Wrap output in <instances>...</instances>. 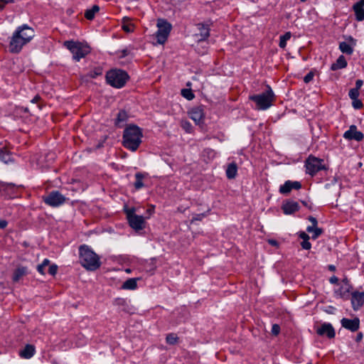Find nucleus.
Returning <instances> with one entry per match:
<instances>
[{"label": "nucleus", "mask_w": 364, "mask_h": 364, "mask_svg": "<svg viewBox=\"0 0 364 364\" xmlns=\"http://www.w3.org/2000/svg\"><path fill=\"white\" fill-rule=\"evenodd\" d=\"M58 266L56 264H50L49 266L48 272L51 275L54 276L57 273Z\"/></svg>", "instance_id": "40"}, {"label": "nucleus", "mask_w": 364, "mask_h": 364, "mask_svg": "<svg viewBox=\"0 0 364 364\" xmlns=\"http://www.w3.org/2000/svg\"><path fill=\"white\" fill-rule=\"evenodd\" d=\"M153 210H154V206H152L151 208L148 210V213H149L151 214L153 212Z\"/></svg>", "instance_id": "58"}, {"label": "nucleus", "mask_w": 364, "mask_h": 364, "mask_svg": "<svg viewBox=\"0 0 364 364\" xmlns=\"http://www.w3.org/2000/svg\"><path fill=\"white\" fill-rule=\"evenodd\" d=\"M301 1H305L306 0H301Z\"/></svg>", "instance_id": "61"}, {"label": "nucleus", "mask_w": 364, "mask_h": 364, "mask_svg": "<svg viewBox=\"0 0 364 364\" xmlns=\"http://www.w3.org/2000/svg\"><path fill=\"white\" fill-rule=\"evenodd\" d=\"M351 303L355 310L360 308L364 304V293L354 292L352 294Z\"/></svg>", "instance_id": "17"}, {"label": "nucleus", "mask_w": 364, "mask_h": 364, "mask_svg": "<svg viewBox=\"0 0 364 364\" xmlns=\"http://www.w3.org/2000/svg\"><path fill=\"white\" fill-rule=\"evenodd\" d=\"M0 158L2 161L7 164L11 161V157L9 153L7 151L1 150L0 151Z\"/></svg>", "instance_id": "33"}, {"label": "nucleus", "mask_w": 364, "mask_h": 364, "mask_svg": "<svg viewBox=\"0 0 364 364\" xmlns=\"http://www.w3.org/2000/svg\"><path fill=\"white\" fill-rule=\"evenodd\" d=\"M237 167L236 164H230L226 169L227 177L230 179L234 178L237 175Z\"/></svg>", "instance_id": "22"}, {"label": "nucleus", "mask_w": 364, "mask_h": 364, "mask_svg": "<svg viewBox=\"0 0 364 364\" xmlns=\"http://www.w3.org/2000/svg\"><path fill=\"white\" fill-rule=\"evenodd\" d=\"M338 280V278L336 277L333 276L330 278L329 281L332 284H336V283H337Z\"/></svg>", "instance_id": "52"}, {"label": "nucleus", "mask_w": 364, "mask_h": 364, "mask_svg": "<svg viewBox=\"0 0 364 364\" xmlns=\"http://www.w3.org/2000/svg\"><path fill=\"white\" fill-rule=\"evenodd\" d=\"M279 331H280V327H279V325H277V324H274V325L272 326V333L273 335H275V336L278 335V334H279Z\"/></svg>", "instance_id": "41"}, {"label": "nucleus", "mask_w": 364, "mask_h": 364, "mask_svg": "<svg viewBox=\"0 0 364 364\" xmlns=\"http://www.w3.org/2000/svg\"><path fill=\"white\" fill-rule=\"evenodd\" d=\"M317 333L321 336H326L329 339L335 336V331L330 323L322 324L321 327L318 328Z\"/></svg>", "instance_id": "13"}, {"label": "nucleus", "mask_w": 364, "mask_h": 364, "mask_svg": "<svg viewBox=\"0 0 364 364\" xmlns=\"http://www.w3.org/2000/svg\"><path fill=\"white\" fill-rule=\"evenodd\" d=\"M142 132L139 127L130 124L124 131L123 145L125 148L135 151L141 143Z\"/></svg>", "instance_id": "3"}, {"label": "nucleus", "mask_w": 364, "mask_h": 364, "mask_svg": "<svg viewBox=\"0 0 364 364\" xmlns=\"http://www.w3.org/2000/svg\"><path fill=\"white\" fill-rule=\"evenodd\" d=\"M309 220L312 223V226H316L317 225V220L314 217H309Z\"/></svg>", "instance_id": "49"}, {"label": "nucleus", "mask_w": 364, "mask_h": 364, "mask_svg": "<svg viewBox=\"0 0 364 364\" xmlns=\"http://www.w3.org/2000/svg\"><path fill=\"white\" fill-rule=\"evenodd\" d=\"M65 200V197L58 191H52L44 198L45 203L53 207L59 206Z\"/></svg>", "instance_id": "10"}, {"label": "nucleus", "mask_w": 364, "mask_h": 364, "mask_svg": "<svg viewBox=\"0 0 364 364\" xmlns=\"http://www.w3.org/2000/svg\"><path fill=\"white\" fill-rule=\"evenodd\" d=\"M359 95V90L358 89L353 88L349 91V97L351 100H355L356 98H358Z\"/></svg>", "instance_id": "37"}, {"label": "nucleus", "mask_w": 364, "mask_h": 364, "mask_svg": "<svg viewBox=\"0 0 364 364\" xmlns=\"http://www.w3.org/2000/svg\"><path fill=\"white\" fill-rule=\"evenodd\" d=\"M26 274V268H25V267L17 268L14 273V276H13L14 282H17Z\"/></svg>", "instance_id": "24"}, {"label": "nucleus", "mask_w": 364, "mask_h": 364, "mask_svg": "<svg viewBox=\"0 0 364 364\" xmlns=\"http://www.w3.org/2000/svg\"><path fill=\"white\" fill-rule=\"evenodd\" d=\"M301 187V185L298 181H287L284 183V185L280 186L279 191L281 193L287 194L289 193L291 189H299Z\"/></svg>", "instance_id": "14"}, {"label": "nucleus", "mask_w": 364, "mask_h": 364, "mask_svg": "<svg viewBox=\"0 0 364 364\" xmlns=\"http://www.w3.org/2000/svg\"><path fill=\"white\" fill-rule=\"evenodd\" d=\"M285 214H292L299 210V204L294 201H287L282 205Z\"/></svg>", "instance_id": "19"}, {"label": "nucleus", "mask_w": 364, "mask_h": 364, "mask_svg": "<svg viewBox=\"0 0 364 364\" xmlns=\"http://www.w3.org/2000/svg\"><path fill=\"white\" fill-rule=\"evenodd\" d=\"M36 352V348L32 344H26L24 347L19 350V355L21 358L24 359H29L34 355Z\"/></svg>", "instance_id": "15"}, {"label": "nucleus", "mask_w": 364, "mask_h": 364, "mask_svg": "<svg viewBox=\"0 0 364 364\" xmlns=\"http://www.w3.org/2000/svg\"><path fill=\"white\" fill-rule=\"evenodd\" d=\"M291 38V33L287 32L284 35L280 37L279 46L284 48L287 44V41Z\"/></svg>", "instance_id": "34"}, {"label": "nucleus", "mask_w": 364, "mask_h": 364, "mask_svg": "<svg viewBox=\"0 0 364 364\" xmlns=\"http://www.w3.org/2000/svg\"><path fill=\"white\" fill-rule=\"evenodd\" d=\"M64 46L72 53L73 59L79 61L90 51V47L80 42L65 41Z\"/></svg>", "instance_id": "5"}, {"label": "nucleus", "mask_w": 364, "mask_h": 364, "mask_svg": "<svg viewBox=\"0 0 364 364\" xmlns=\"http://www.w3.org/2000/svg\"><path fill=\"white\" fill-rule=\"evenodd\" d=\"M136 281L137 279L135 278L129 279L123 283L122 288L123 289L134 290L137 287Z\"/></svg>", "instance_id": "23"}, {"label": "nucleus", "mask_w": 364, "mask_h": 364, "mask_svg": "<svg viewBox=\"0 0 364 364\" xmlns=\"http://www.w3.org/2000/svg\"><path fill=\"white\" fill-rule=\"evenodd\" d=\"M323 160L315 156H310L306 161V173L314 176L320 170L326 169V166L323 164Z\"/></svg>", "instance_id": "9"}, {"label": "nucleus", "mask_w": 364, "mask_h": 364, "mask_svg": "<svg viewBox=\"0 0 364 364\" xmlns=\"http://www.w3.org/2000/svg\"><path fill=\"white\" fill-rule=\"evenodd\" d=\"M250 99L255 102L259 109H267L272 106V102L274 100V95L270 87L268 86L267 92L260 95L250 96Z\"/></svg>", "instance_id": "6"}, {"label": "nucleus", "mask_w": 364, "mask_h": 364, "mask_svg": "<svg viewBox=\"0 0 364 364\" xmlns=\"http://www.w3.org/2000/svg\"><path fill=\"white\" fill-rule=\"evenodd\" d=\"M181 95L183 97L188 100H193L194 98V95L192 93V91L190 89H183L181 90Z\"/></svg>", "instance_id": "35"}, {"label": "nucleus", "mask_w": 364, "mask_h": 364, "mask_svg": "<svg viewBox=\"0 0 364 364\" xmlns=\"http://www.w3.org/2000/svg\"><path fill=\"white\" fill-rule=\"evenodd\" d=\"M44 269L45 267L41 264H38L37 266V270L38 272L41 274L42 275H44L45 274V272H44Z\"/></svg>", "instance_id": "44"}, {"label": "nucleus", "mask_w": 364, "mask_h": 364, "mask_svg": "<svg viewBox=\"0 0 364 364\" xmlns=\"http://www.w3.org/2000/svg\"><path fill=\"white\" fill-rule=\"evenodd\" d=\"M40 100V97L38 95H36L32 100V103H36Z\"/></svg>", "instance_id": "53"}, {"label": "nucleus", "mask_w": 364, "mask_h": 364, "mask_svg": "<svg viewBox=\"0 0 364 364\" xmlns=\"http://www.w3.org/2000/svg\"><path fill=\"white\" fill-rule=\"evenodd\" d=\"M300 237L303 239L304 241L309 239V236L304 232L300 234Z\"/></svg>", "instance_id": "47"}, {"label": "nucleus", "mask_w": 364, "mask_h": 364, "mask_svg": "<svg viewBox=\"0 0 364 364\" xmlns=\"http://www.w3.org/2000/svg\"><path fill=\"white\" fill-rule=\"evenodd\" d=\"M347 65V62L343 55H341L336 60V63L331 65V69L332 70H336L338 69L344 68Z\"/></svg>", "instance_id": "21"}, {"label": "nucleus", "mask_w": 364, "mask_h": 364, "mask_svg": "<svg viewBox=\"0 0 364 364\" xmlns=\"http://www.w3.org/2000/svg\"><path fill=\"white\" fill-rule=\"evenodd\" d=\"M133 24L130 23L128 17H124L122 18V29L127 33H131L133 31Z\"/></svg>", "instance_id": "26"}, {"label": "nucleus", "mask_w": 364, "mask_h": 364, "mask_svg": "<svg viewBox=\"0 0 364 364\" xmlns=\"http://www.w3.org/2000/svg\"><path fill=\"white\" fill-rule=\"evenodd\" d=\"M41 264L46 267L47 266H50V260L48 259H45L43 262L41 263Z\"/></svg>", "instance_id": "50"}, {"label": "nucleus", "mask_w": 364, "mask_h": 364, "mask_svg": "<svg viewBox=\"0 0 364 364\" xmlns=\"http://www.w3.org/2000/svg\"><path fill=\"white\" fill-rule=\"evenodd\" d=\"M314 73L312 72H310L304 78V81L306 82V83H309L310 81H311L313 80V77H314Z\"/></svg>", "instance_id": "42"}, {"label": "nucleus", "mask_w": 364, "mask_h": 364, "mask_svg": "<svg viewBox=\"0 0 364 364\" xmlns=\"http://www.w3.org/2000/svg\"><path fill=\"white\" fill-rule=\"evenodd\" d=\"M126 272H130V269H126Z\"/></svg>", "instance_id": "59"}, {"label": "nucleus", "mask_w": 364, "mask_h": 364, "mask_svg": "<svg viewBox=\"0 0 364 364\" xmlns=\"http://www.w3.org/2000/svg\"><path fill=\"white\" fill-rule=\"evenodd\" d=\"M308 240H304L301 244V247L304 250H310L311 249V243Z\"/></svg>", "instance_id": "43"}, {"label": "nucleus", "mask_w": 364, "mask_h": 364, "mask_svg": "<svg viewBox=\"0 0 364 364\" xmlns=\"http://www.w3.org/2000/svg\"><path fill=\"white\" fill-rule=\"evenodd\" d=\"M7 225V222L5 220H0V229L4 228Z\"/></svg>", "instance_id": "46"}, {"label": "nucleus", "mask_w": 364, "mask_h": 364, "mask_svg": "<svg viewBox=\"0 0 364 364\" xmlns=\"http://www.w3.org/2000/svg\"><path fill=\"white\" fill-rule=\"evenodd\" d=\"M127 217L129 225L136 231L141 230L145 227V220L141 215H138L134 213V209L126 210Z\"/></svg>", "instance_id": "8"}, {"label": "nucleus", "mask_w": 364, "mask_h": 364, "mask_svg": "<svg viewBox=\"0 0 364 364\" xmlns=\"http://www.w3.org/2000/svg\"><path fill=\"white\" fill-rule=\"evenodd\" d=\"M9 1L8 0H0V9H3L4 6L8 4Z\"/></svg>", "instance_id": "48"}, {"label": "nucleus", "mask_w": 364, "mask_h": 364, "mask_svg": "<svg viewBox=\"0 0 364 364\" xmlns=\"http://www.w3.org/2000/svg\"><path fill=\"white\" fill-rule=\"evenodd\" d=\"M352 100V105L355 109H360L363 107V103L358 98Z\"/></svg>", "instance_id": "39"}, {"label": "nucleus", "mask_w": 364, "mask_h": 364, "mask_svg": "<svg viewBox=\"0 0 364 364\" xmlns=\"http://www.w3.org/2000/svg\"><path fill=\"white\" fill-rule=\"evenodd\" d=\"M188 115L196 124L200 125L203 123L205 114L203 109L200 107H193L188 112Z\"/></svg>", "instance_id": "11"}, {"label": "nucleus", "mask_w": 364, "mask_h": 364, "mask_svg": "<svg viewBox=\"0 0 364 364\" xmlns=\"http://www.w3.org/2000/svg\"><path fill=\"white\" fill-rule=\"evenodd\" d=\"M364 0H360L358 2L355 3L353 9L355 14V18L358 21H362L364 19Z\"/></svg>", "instance_id": "16"}, {"label": "nucleus", "mask_w": 364, "mask_h": 364, "mask_svg": "<svg viewBox=\"0 0 364 364\" xmlns=\"http://www.w3.org/2000/svg\"><path fill=\"white\" fill-rule=\"evenodd\" d=\"M343 136L347 139H355L360 141L363 139L364 135L361 132L357 130L356 126L351 125L349 129L344 133Z\"/></svg>", "instance_id": "12"}, {"label": "nucleus", "mask_w": 364, "mask_h": 364, "mask_svg": "<svg viewBox=\"0 0 364 364\" xmlns=\"http://www.w3.org/2000/svg\"><path fill=\"white\" fill-rule=\"evenodd\" d=\"M127 118H128V115H127V112L124 110H121V111H119V112L117 114L116 124H117L121 122H124L127 121Z\"/></svg>", "instance_id": "32"}, {"label": "nucleus", "mask_w": 364, "mask_h": 364, "mask_svg": "<svg viewBox=\"0 0 364 364\" xmlns=\"http://www.w3.org/2000/svg\"><path fill=\"white\" fill-rule=\"evenodd\" d=\"M341 324L345 328L355 331L359 327V319L357 318L353 319L343 318L341 320Z\"/></svg>", "instance_id": "18"}, {"label": "nucleus", "mask_w": 364, "mask_h": 364, "mask_svg": "<svg viewBox=\"0 0 364 364\" xmlns=\"http://www.w3.org/2000/svg\"><path fill=\"white\" fill-rule=\"evenodd\" d=\"M128 54V51L127 49H124L122 50V55H120L121 57H124L126 56Z\"/></svg>", "instance_id": "54"}, {"label": "nucleus", "mask_w": 364, "mask_h": 364, "mask_svg": "<svg viewBox=\"0 0 364 364\" xmlns=\"http://www.w3.org/2000/svg\"><path fill=\"white\" fill-rule=\"evenodd\" d=\"M362 338H363V334H362L361 333H359L357 335L356 341H360Z\"/></svg>", "instance_id": "55"}, {"label": "nucleus", "mask_w": 364, "mask_h": 364, "mask_svg": "<svg viewBox=\"0 0 364 364\" xmlns=\"http://www.w3.org/2000/svg\"><path fill=\"white\" fill-rule=\"evenodd\" d=\"M102 69L100 68H95L94 70L90 71L87 75H85L82 79L85 81L88 80L89 77L95 78L98 75H102Z\"/></svg>", "instance_id": "29"}, {"label": "nucleus", "mask_w": 364, "mask_h": 364, "mask_svg": "<svg viewBox=\"0 0 364 364\" xmlns=\"http://www.w3.org/2000/svg\"><path fill=\"white\" fill-rule=\"evenodd\" d=\"M349 292V285L345 283L340 289L336 291V294L340 297H345Z\"/></svg>", "instance_id": "28"}, {"label": "nucleus", "mask_w": 364, "mask_h": 364, "mask_svg": "<svg viewBox=\"0 0 364 364\" xmlns=\"http://www.w3.org/2000/svg\"><path fill=\"white\" fill-rule=\"evenodd\" d=\"M197 27L200 31L199 34H196V36H200V38H198V41H203V40L206 39L210 35V33H209L210 29H209L208 25H205L203 23H198L197 25Z\"/></svg>", "instance_id": "20"}, {"label": "nucleus", "mask_w": 364, "mask_h": 364, "mask_svg": "<svg viewBox=\"0 0 364 364\" xmlns=\"http://www.w3.org/2000/svg\"><path fill=\"white\" fill-rule=\"evenodd\" d=\"M307 232H313L312 238L316 239L323 232L322 229L317 228L316 226H309L306 228Z\"/></svg>", "instance_id": "27"}, {"label": "nucleus", "mask_w": 364, "mask_h": 364, "mask_svg": "<svg viewBox=\"0 0 364 364\" xmlns=\"http://www.w3.org/2000/svg\"><path fill=\"white\" fill-rule=\"evenodd\" d=\"M33 29L26 24L18 26L14 32L9 43V50L12 53H18L23 47L34 37Z\"/></svg>", "instance_id": "1"}, {"label": "nucleus", "mask_w": 364, "mask_h": 364, "mask_svg": "<svg viewBox=\"0 0 364 364\" xmlns=\"http://www.w3.org/2000/svg\"><path fill=\"white\" fill-rule=\"evenodd\" d=\"M79 258L81 265L89 271H95L101 265L100 257L85 245L79 247Z\"/></svg>", "instance_id": "2"}, {"label": "nucleus", "mask_w": 364, "mask_h": 364, "mask_svg": "<svg viewBox=\"0 0 364 364\" xmlns=\"http://www.w3.org/2000/svg\"><path fill=\"white\" fill-rule=\"evenodd\" d=\"M136 177V181L134 183V187L136 189H139L144 186V183L142 182V180L144 178V175L141 173H137L135 175Z\"/></svg>", "instance_id": "31"}, {"label": "nucleus", "mask_w": 364, "mask_h": 364, "mask_svg": "<svg viewBox=\"0 0 364 364\" xmlns=\"http://www.w3.org/2000/svg\"><path fill=\"white\" fill-rule=\"evenodd\" d=\"M128 79V74L122 70H112L107 72L106 75V80L107 83L116 88L122 87Z\"/></svg>", "instance_id": "4"}, {"label": "nucleus", "mask_w": 364, "mask_h": 364, "mask_svg": "<svg viewBox=\"0 0 364 364\" xmlns=\"http://www.w3.org/2000/svg\"><path fill=\"white\" fill-rule=\"evenodd\" d=\"M349 40L351 42V46L355 45V40H354L352 37H349Z\"/></svg>", "instance_id": "56"}, {"label": "nucleus", "mask_w": 364, "mask_h": 364, "mask_svg": "<svg viewBox=\"0 0 364 364\" xmlns=\"http://www.w3.org/2000/svg\"><path fill=\"white\" fill-rule=\"evenodd\" d=\"M328 269H329L331 271H335L336 267H335V266H333V265H329Z\"/></svg>", "instance_id": "57"}, {"label": "nucleus", "mask_w": 364, "mask_h": 364, "mask_svg": "<svg viewBox=\"0 0 364 364\" xmlns=\"http://www.w3.org/2000/svg\"><path fill=\"white\" fill-rule=\"evenodd\" d=\"M156 26L158 28L156 33V38L159 44H164L170 34L172 26L166 20L159 18L157 20Z\"/></svg>", "instance_id": "7"}, {"label": "nucleus", "mask_w": 364, "mask_h": 364, "mask_svg": "<svg viewBox=\"0 0 364 364\" xmlns=\"http://www.w3.org/2000/svg\"><path fill=\"white\" fill-rule=\"evenodd\" d=\"M363 82L362 80H357L356 82H355V89H358L359 90L361 86L363 85Z\"/></svg>", "instance_id": "45"}, {"label": "nucleus", "mask_w": 364, "mask_h": 364, "mask_svg": "<svg viewBox=\"0 0 364 364\" xmlns=\"http://www.w3.org/2000/svg\"><path fill=\"white\" fill-rule=\"evenodd\" d=\"M339 48L341 52L349 55L351 54L353 51L352 46L346 42L341 43L339 45Z\"/></svg>", "instance_id": "30"}, {"label": "nucleus", "mask_w": 364, "mask_h": 364, "mask_svg": "<svg viewBox=\"0 0 364 364\" xmlns=\"http://www.w3.org/2000/svg\"><path fill=\"white\" fill-rule=\"evenodd\" d=\"M181 338L177 334L171 333L167 335L166 341H176Z\"/></svg>", "instance_id": "38"}, {"label": "nucleus", "mask_w": 364, "mask_h": 364, "mask_svg": "<svg viewBox=\"0 0 364 364\" xmlns=\"http://www.w3.org/2000/svg\"><path fill=\"white\" fill-rule=\"evenodd\" d=\"M100 10V7L97 5H94L92 9H87L85 13V16L88 20H92L94 18L95 15Z\"/></svg>", "instance_id": "25"}, {"label": "nucleus", "mask_w": 364, "mask_h": 364, "mask_svg": "<svg viewBox=\"0 0 364 364\" xmlns=\"http://www.w3.org/2000/svg\"><path fill=\"white\" fill-rule=\"evenodd\" d=\"M181 127H183V129L186 132L191 133L192 132V125L188 121L181 120Z\"/></svg>", "instance_id": "36"}, {"label": "nucleus", "mask_w": 364, "mask_h": 364, "mask_svg": "<svg viewBox=\"0 0 364 364\" xmlns=\"http://www.w3.org/2000/svg\"><path fill=\"white\" fill-rule=\"evenodd\" d=\"M187 86H191V82H188L187 83Z\"/></svg>", "instance_id": "60"}, {"label": "nucleus", "mask_w": 364, "mask_h": 364, "mask_svg": "<svg viewBox=\"0 0 364 364\" xmlns=\"http://www.w3.org/2000/svg\"><path fill=\"white\" fill-rule=\"evenodd\" d=\"M268 242L271 245H273V246H276L277 247L278 246V242L274 240H268Z\"/></svg>", "instance_id": "51"}]
</instances>
